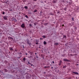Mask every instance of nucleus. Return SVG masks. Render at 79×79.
Segmentation results:
<instances>
[{
    "label": "nucleus",
    "mask_w": 79,
    "mask_h": 79,
    "mask_svg": "<svg viewBox=\"0 0 79 79\" xmlns=\"http://www.w3.org/2000/svg\"><path fill=\"white\" fill-rule=\"evenodd\" d=\"M70 2H68L67 1V5H71L72 4V0H69Z\"/></svg>",
    "instance_id": "1"
},
{
    "label": "nucleus",
    "mask_w": 79,
    "mask_h": 79,
    "mask_svg": "<svg viewBox=\"0 0 79 79\" xmlns=\"http://www.w3.org/2000/svg\"><path fill=\"white\" fill-rule=\"evenodd\" d=\"M27 44H28L29 45H31V43H30V40L29 39H28L27 40Z\"/></svg>",
    "instance_id": "2"
},
{
    "label": "nucleus",
    "mask_w": 79,
    "mask_h": 79,
    "mask_svg": "<svg viewBox=\"0 0 79 79\" xmlns=\"http://www.w3.org/2000/svg\"><path fill=\"white\" fill-rule=\"evenodd\" d=\"M63 60L64 61H65V62L67 61L68 62H70V61H71L70 60H67L66 59H64Z\"/></svg>",
    "instance_id": "3"
},
{
    "label": "nucleus",
    "mask_w": 79,
    "mask_h": 79,
    "mask_svg": "<svg viewBox=\"0 0 79 79\" xmlns=\"http://www.w3.org/2000/svg\"><path fill=\"white\" fill-rule=\"evenodd\" d=\"M21 27H25V25L24 24V23H23L22 24V25H21Z\"/></svg>",
    "instance_id": "4"
},
{
    "label": "nucleus",
    "mask_w": 79,
    "mask_h": 79,
    "mask_svg": "<svg viewBox=\"0 0 79 79\" xmlns=\"http://www.w3.org/2000/svg\"><path fill=\"white\" fill-rule=\"evenodd\" d=\"M61 63H62V61L61 60H60L59 61V63L58 64V65L59 66H61Z\"/></svg>",
    "instance_id": "5"
},
{
    "label": "nucleus",
    "mask_w": 79,
    "mask_h": 79,
    "mask_svg": "<svg viewBox=\"0 0 79 79\" xmlns=\"http://www.w3.org/2000/svg\"><path fill=\"white\" fill-rule=\"evenodd\" d=\"M73 73H74V74H76V75H78V74H79V73L77 72H73Z\"/></svg>",
    "instance_id": "6"
},
{
    "label": "nucleus",
    "mask_w": 79,
    "mask_h": 79,
    "mask_svg": "<svg viewBox=\"0 0 79 79\" xmlns=\"http://www.w3.org/2000/svg\"><path fill=\"white\" fill-rule=\"evenodd\" d=\"M3 18L5 20H6V19H7V17H6V16H4Z\"/></svg>",
    "instance_id": "7"
},
{
    "label": "nucleus",
    "mask_w": 79,
    "mask_h": 79,
    "mask_svg": "<svg viewBox=\"0 0 79 79\" xmlns=\"http://www.w3.org/2000/svg\"><path fill=\"white\" fill-rule=\"evenodd\" d=\"M8 40H10V39H11V40H13V38L12 37H8Z\"/></svg>",
    "instance_id": "8"
},
{
    "label": "nucleus",
    "mask_w": 79,
    "mask_h": 79,
    "mask_svg": "<svg viewBox=\"0 0 79 79\" xmlns=\"http://www.w3.org/2000/svg\"><path fill=\"white\" fill-rule=\"evenodd\" d=\"M63 39H64V38H65V39H66V35H63Z\"/></svg>",
    "instance_id": "9"
},
{
    "label": "nucleus",
    "mask_w": 79,
    "mask_h": 79,
    "mask_svg": "<svg viewBox=\"0 0 79 79\" xmlns=\"http://www.w3.org/2000/svg\"><path fill=\"white\" fill-rule=\"evenodd\" d=\"M26 58L25 57H24L23 59V61H26Z\"/></svg>",
    "instance_id": "10"
},
{
    "label": "nucleus",
    "mask_w": 79,
    "mask_h": 79,
    "mask_svg": "<svg viewBox=\"0 0 79 79\" xmlns=\"http://www.w3.org/2000/svg\"><path fill=\"white\" fill-rule=\"evenodd\" d=\"M58 45V43H56L54 44V45Z\"/></svg>",
    "instance_id": "11"
},
{
    "label": "nucleus",
    "mask_w": 79,
    "mask_h": 79,
    "mask_svg": "<svg viewBox=\"0 0 79 79\" xmlns=\"http://www.w3.org/2000/svg\"><path fill=\"white\" fill-rule=\"evenodd\" d=\"M24 8H25V9H27L28 8L27 6H24Z\"/></svg>",
    "instance_id": "12"
},
{
    "label": "nucleus",
    "mask_w": 79,
    "mask_h": 79,
    "mask_svg": "<svg viewBox=\"0 0 79 79\" xmlns=\"http://www.w3.org/2000/svg\"><path fill=\"white\" fill-rule=\"evenodd\" d=\"M44 45H46V44H47V43L46 42L44 41Z\"/></svg>",
    "instance_id": "13"
},
{
    "label": "nucleus",
    "mask_w": 79,
    "mask_h": 79,
    "mask_svg": "<svg viewBox=\"0 0 79 79\" xmlns=\"http://www.w3.org/2000/svg\"><path fill=\"white\" fill-rule=\"evenodd\" d=\"M66 67H67V66H66V65L64 66H63V68H66Z\"/></svg>",
    "instance_id": "14"
},
{
    "label": "nucleus",
    "mask_w": 79,
    "mask_h": 79,
    "mask_svg": "<svg viewBox=\"0 0 79 79\" xmlns=\"http://www.w3.org/2000/svg\"><path fill=\"white\" fill-rule=\"evenodd\" d=\"M37 11V10H35L34 11V13H35Z\"/></svg>",
    "instance_id": "15"
},
{
    "label": "nucleus",
    "mask_w": 79,
    "mask_h": 79,
    "mask_svg": "<svg viewBox=\"0 0 79 79\" xmlns=\"http://www.w3.org/2000/svg\"><path fill=\"white\" fill-rule=\"evenodd\" d=\"M44 25H45V26H47V25H48V23H44Z\"/></svg>",
    "instance_id": "16"
},
{
    "label": "nucleus",
    "mask_w": 79,
    "mask_h": 79,
    "mask_svg": "<svg viewBox=\"0 0 79 79\" xmlns=\"http://www.w3.org/2000/svg\"><path fill=\"white\" fill-rule=\"evenodd\" d=\"M30 55H32V54H33V52H30Z\"/></svg>",
    "instance_id": "17"
},
{
    "label": "nucleus",
    "mask_w": 79,
    "mask_h": 79,
    "mask_svg": "<svg viewBox=\"0 0 79 79\" xmlns=\"http://www.w3.org/2000/svg\"><path fill=\"white\" fill-rule=\"evenodd\" d=\"M28 64H30V65H31V63L29 62V61H28Z\"/></svg>",
    "instance_id": "18"
},
{
    "label": "nucleus",
    "mask_w": 79,
    "mask_h": 79,
    "mask_svg": "<svg viewBox=\"0 0 79 79\" xmlns=\"http://www.w3.org/2000/svg\"><path fill=\"white\" fill-rule=\"evenodd\" d=\"M25 16L26 18H29V17H28V16H27V15H26Z\"/></svg>",
    "instance_id": "19"
},
{
    "label": "nucleus",
    "mask_w": 79,
    "mask_h": 79,
    "mask_svg": "<svg viewBox=\"0 0 79 79\" xmlns=\"http://www.w3.org/2000/svg\"><path fill=\"white\" fill-rule=\"evenodd\" d=\"M66 10H67V7H65L64 8V10H65V11H66Z\"/></svg>",
    "instance_id": "20"
},
{
    "label": "nucleus",
    "mask_w": 79,
    "mask_h": 79,
    "mask_svg": "<svg viewBox=\"0 0 79 79\" xmlns=\"http://www.w3.org/2000/svg\"><path fill=\"white\" fill-rule=\"evenodd\" d=\"M13 50V48H10V50L11 51V50Z\"/></svg>",
    "instance_id": "21"
},
{
    "label": "nucleus",
    "mask_w": 79,
    "mask_h": 79,
    "mask_svg": "<svg viewBox=\"0 0 79 79\" xmlns=\"http://www.w3.org/2000/svg\"><path fill=\"white\" fill-rule=\"evenodd\" d=\"M42 37H43V38H45V35H44Z\"/></svg>",
    "instance_id": "22"
},
{
    "label": "nucleus",
    "mask_w": 79,
    "mask_h": 79,
    "mask_svg": "<svg viewBox=\"0 0 79 79\" xmlns=\"http://www.w3.org/2000/svg\"><path fill=\"white\" fill-rule=\"evenodd\" d=\"M44 68H49V66H45L44 67Z\"/></svg>",
    "instance_id": "23"
},
{
    "label": "nucleus",
    "mask_w": 79,
    "mask_h": 79,
    "mask_svg": "<svg viewBox=\"0 0 79 79\" xmlns=\"http://www.w3.org/2000/svg\"><path fill=\"white\" fill-rule=\"evenodd\" d=\"M72 21H74V18H72Z\"/></svg>",
    "instance_id": "24"
},
{
    "label": "nucleus",
    "mask_w": 79,
    "mask_h": 79,
    "mask_svg": "<svg viewBox=\"0 0 79 79\" xmlns=\"http://www.w3.org/2000/svg\"><path fill=\"white\" fill-rule=\"evenodd\" d=\"M5 12H2L3 15H5Z\"/></svg>",
    "instance_id": "25"
},
{
    "label": "nucleus",
    "mask_w": 79,
    "mask_h": 79,
    "mask_svg": "<svg viewBox=\"0 0 79 79\" xmlns=\"http://www.w3.org/2000/svg\"><path fill=\"white\" fill-rule=\"evenodd\" d=\"M34 25H36L37 24V23H34Z\"/></svg>",
    "instance_id": "26"
},
{
    "label": "nucleus",
    "mask_w": 79,
    "mask_h": 79,
    "mask_svg": "<svg viewBox=\"0 0 79 79\" xmlns=\"http://www.w3.org/2000/svg\"><path fill=\"white\" fill-rule=\"evenodd\" d=\"M52 63H55V62H54V61H52Z\"/></svg>",
    "instance_id": "27"
},
{
    "label": "nucleus",
    "mask_w": 79,
    "mask_h": 79,
    "mask_svg": "<svg viewBox=\"0 0 79 79\" xmlns=\"http://www.w3.org/2000/svg\"><path fill=\"white\" fill-rule=\"evenodd\" d=\"M30 26H31V27L32 26V25H31V24H30Z\"/></svg>",
    "instance_id": "28"
},
{
    "label": "nucleus",
    "mask_w": 79,
    "mask_h": 79,
    "mask_svg": "<svg viewBox=\"0 0 79 79\" xmlns=\"http://www.w3.org/2000/svg\"><path fill=\"white\" fill-rule=\"evenodd\" d=\"M37 1V0H33V1H35V2Z\"/></svg>",
    "instance_id": "29"
},
{
    "label": "nucleus",
    "mask_w": 79,
    "mask_h": 79,
    "mask_svg": "<svg viewBox=\"0 0 79 79\" xmlns=\"http://www.w3.org/2000/svg\"><path fill=\"white\" fill-rule=\"evenodd\" d=\"M50 15H53V14L52 13L50 14Z\"/></svg>",
    "instance_id": "30"
},
{
    "label": "nucleus",
    "mask_w": 79,
    "mask_h": 79,
    "mask_svg": "<svg viewBox=\"0 0 79 79\" xmlns=\"http://www.w3.org/2000/svg\"><path fill=\"white\" fill-rule=\"evenodd\" d=\"M54 3H56V1H54Z\"/></svg>",
    "instance_id": "31"
},
{
    "label": "nucleus",
    "mask_w": 79,
    "mask_h": 79,
    "mask_svg": "<svg viewBox=\"0 0 79 79\" xmlns=\"http://www.w3.org/2000/svg\"><path fill=\"white\" fill-rule=\"evenodd\" d=\"M36 45H37V44H38V42L36 43Z\"/></svg>",
    "instance_id": "32"
},
{
    "label": "nucleus",
    "mask_w": 79,
    "mask_h": 79,
    "mask_svg": "<svg viewBox=\"0 0 79 79\" xmlns=\"http://www.w3.org/2000/svg\"><path fill=\"white\" fill-rule=\"evenodd\" d=\"M19 54H22V53L21 52H20L19 53Z\"/></svg>",
    "instance_id": "33"
},
{
    "label": "nucleus",
    "mask_w": 79,
    "mask_h": 79,
    "mask_svg": "<svg viewBox=\"0 0 79 79\" xmlns=\"http://www.w3.org/2000/svg\"><path fill=\"white\" fill-rule=\"evenodd\" d=\"M31 66H33V64H31Z\"/></svg>",
    "instance_id": "34"
},
{
    "label": "nucleus",
    "mask_w": 79,
    "mask_h": 79,
    "mask_svg": "<svg viewBox=\"0 0 79 79\" xmlns=\"http://www.w3.org/2000/svg\"><path fill=\"white\" fill-rule=\"evenodd\" d=\"M53 67H51V69H53Z\"/></svg>",
    "instance_id": "35"
},
{
    "label": "nucleus",
    "mask_w": 79,
    "mask_h": 79,
    "mask_svg": "<svg viewBox=\"0 0 79 79\" xmlns=\"http://www.w3.org/2000/svg\"><path fill=\"white\" fill-rule=\"evenodd\" d=\"M23 48H24V45H23Z\"/></svg>",
    "instance_id": "36"
},
{
    "label": "nucleus",
    "mask_w": 79,
    "mask_h": 79,
    "mask_svg": "<svg viewBox=\"0 0 79 79\" xmlns=\"http://www.w3.org/2000/svg\"><path fill=\"white\" fill-rule=\"evenodd\" d=\"M25 55H27V53H26L25 54Z\"/></svg>",
    "instance_id": "37"
},
{
    "label": "nucleus",
    "mask_w": 79,
    "mask_h": 79,
    "mask_svg": "<svg viewBox=\"0 0 79 79\" xmlns=\"http://www.w3.org/2000/svg\"><path fill=\"white\" fill-rule=\"evenodd\" d=\"M36 58H38V56H36Z\"/></svg>",
    "instance_id": "38"
},
{
    "label": "nucleus",
    "mask_w": 79,
    "mask_h": 79,
    "mask_svg": "<svg viewBox=\"0 0 79 79\" xmlns=\"http://www.w3.org/2000/svg\"><path fill=\"white\" fill-rule=\"evenodd\" d=\"M57 13H60V12H57Z\"/></svg>",
    "instance_id": "39"
},
{
    "label": "nucleus",
    "mask_w": 79,
    "mask_h": 79,
    "mask_svg": "<svg viewBox=\"0 0 79 79\" xmlns=\"http://www.w3.org/2000/svg\"><path fill=\"white\" fill-rule=\"evenodd\" d=\"M32 57V56H31L30 57H29V58H31Z\"/></svg>",
    "instance_id": "40"
},
{
    "label": "nucleus",
    "mask_w": 79,
    "mask_h": 79,
    "mask_svg": "<svg viewBox=\"0 0 79 79\" xmlns=\"http://www.w3.org/2000/svg\"><path fill=\"white\" fill-rule=\"evenodd\" d=\"M2 34V33L1 32V33H0V34Z\"/></svg>",
    "instance_id": "41"
},
{
    "label": "nucleus",
    "mask_w": 79,
    "mask_h": 79,
    "mask_svg": "<svg viewBox=\"0 0 79 79\" xmlns=\"http://www.w3.org/2000/svg\"><path fill=\"white\" fill-rule=\"evenodd\" d=\"M44 74H45V73H46L45 72H44Z\"/></svg>",
    "instance_id": "42"
},
{
    "label": "nucleus",
    "mask_w": 79,
    "mask_h": 79,
    "mask_svg": "<svg viewBox=\"0 0 79 79\" xmlns=\"http://www.w3.org/2000/svg\"><path fill=\"white\" fill-rule=\"evenodd\" d=\"M18 58H20V57H18Z\"/></svg>",
    "instance_id": "43"
},
{
    "label": "nucleus",
    "mask_w": 79,
    "mask_h": 79,
    "mask_svg": "<svg viewBox=\"0 0 79 79\" xmlns=\"http://www.w3.org/2000/svg\"><path fill=\"white\" fill-rule=\"evenodd\" d=\"M36 61H38V59H37V60L36 59Z\"/></svg>",
    "instance_id": "44"
},
{
    "label": "nucleus",
    "mask_w": 79,
    "mask_h": 79,
    "mask_svg": "<svg viewBox=\"0 0 79 79\" xmlns=\"http://www.w3.org/2000/svg\"><path fill=\"white\" fill-rule=\"evenodd\" d=\"M40 39H41V40H42V38H41Z\"/></svg>",
    "instance_id": "45"
},
{
    "label": "nucleus",
    "mask_w": 79,
    "mask_h": 79,
    "mask_svg": "<svg viewBox=\"0 0 79 79\" xmlns=\"http://www.w3.org/2000/svg\"><path fill=\"white\" fill-rule=\"evenodd\" d=\"M39 48H40V47H39Z\"/></svg>",
    "instance_id": "46"
},
{
    "label": "nucleus",
    "mask_w": 79,
    "mask_h": 79,
    "mask_svg": "<svg viewBox=\"0 0 79 79\" xmlns=\"http://www.w3.org/2000/svg\"><path fill=\"white\" fill-rule=\"evenodd\" d=\"M35 55H37V53H35Z\"/></svg>",
    "instance_id": "47"
},
{
    "label": "nucleus",
    "mask_w": 79,
    "mask_h": 79,
    "mask_svg": "<svg viewBox=\"0 0 79 79\" xmlns=\"http://www.w3.org/2000/svg\"><path fill=\"white\" fill-rule=\"evenodd\" d=\"M50 66H52V64H50Z\"/></svg>",
    "instance_id": "48"
},
{
    "label": "nucleus",
    "mask_w": 79,
    "mask_h": 79,
    "mask_svg": "<svg viewBox=\"0 0 79 79\" xmlns=\"http://www.w3.org/2000/svg\"><path fill=\"white\" fill-rule=\"evenodd\" d=\"M17 58H18V57H17Z\"/></svg>",
    "instance_id": "49"
},
{
    "label": "nucleus",
    "mask_w": 79,
    "mask_h": 79,
    "mask_svg": "<svg viewBox=\"0 0 79 79\" xmlns=\"http://www.w3.org/2000/svg\"><path fill=\"white\" fill-rule=\"evenodd\" d=\"M77 65H78V64H77Z\"/></svg>",
    "instance_id": "50"
},
{
    "label": "nucleus",
    "mask_w": 79,
    "mask_h": 79,
    "mask_svg": "<svg viewBox=\"0 0 79 79\" xmlns=\"http://www.w3.org/2000/svg\"><path fill=\"white\" fill-rule=\"evenodd\" d=\"M15 51H16V50H15Z\"/></svg>",
    "instance_id": "51"
}]
</instances>
